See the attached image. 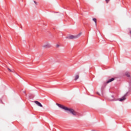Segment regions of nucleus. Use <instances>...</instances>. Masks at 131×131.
<instances>
[{
  "mask_svg": "<svg viewBox=\"0 0 131 131\" xmlns=\"http://www.w3.org/2000/svg\"><path fill=\"white\" fill-rule=\"evenodd\" d=\"M34 4L36 5H37V2H36V1H34Z\"/></svg>",
  "mask_w": 131,
  "mask_h": 131,
  "instance_id": "ddd939ff",
  "label": "nucleus"
},
{
  "mask_svg": "<svg viewBox=\"0 0 131 131\" xmlns=\"http://www.w3.org/2000/svg\"><path fill=\"white\" fill-rule=\"evenodd\" d=\"M1 35H0V38H1Z\"/></svg>",
  "mask_w": 131,
  "mask_h": 131,
  "instance_id": "f3484780",
  "label": "nucleus"
},
{
  "mask_svg": "<svg viewBox=\"0 0 131 131\" xmlns=\"http://www.w3.org/2000/svg\"><path fill=\"white\" fill-rule=\"evenodd\" d=\"M80 35H81V33H80L78 35L75 36L72 35H70L67 37V38H68L69 39H75L76 38H78Z\"/></svg>",
  "mask_w": 131,
  "mask_h": 131,
  "instance_id": "f03ea898",
  "label": "nucleus"
},
{
  "mask_svg": "<svg viewBox=\"0 0 131 131\" xmlns=\"http://www.w3.org/2000/svg\"><path fill=\"white\" fill-rule=\"evenodd\" d=\"M34 103L37 105V106H38L39 107H42V104H41V103H40V102L37 101H35Z\"/></svg>",
  "mask_w": 131,
  "mask_h": 131,
  "instance_id": "423d86ee",
  "label": "nucleus"
},
{
  "mask_svg": "<svg viewBox=\"0 0 131 131\" xmlns=\"http://www.w3.org/2000/svg\"><path fill=\"white\" fill-rule=\"evenodd\" d=\"M78 78H79V76H78V75L75 76V80H77V79H78Z\"/></svg>",
  "mask_w": 131,
  "mask_h": 131,
  "instance_id": "0eeeda50",
  "label": "nucleus"
},
{
  "mask_svg": "<svg viewBox=\"0 0 131 131\" xmlns=\"http://www.w3.org/2000/svg\"><path fill=\"white\" fill-rule=\"evenodd\" d=\"M56 48H60V45H59V44H57L56 45Z\"/></svg>",
  "mask_w": 131,
  "mask_h": 131,
  "instance_id": "9d476101",
  "label": "nucleus"
},
{
  "mask_svg": "<svg viewBox=\"0 0 131 131\" xmlns=\"http://www.w3.org/2000/svg\"><path fill=\"white\" fill-rule=\"evenodd\" d=\"M112 98H113V97H114V96H112Z\"/></svg>",
  "mask_w": 131,
  "mask_h": 131,
  "instance_id": "dca6fc26",
  "label": "nucleus"
},
{
  "mask_svg": "<svg viewBox=\"0 0 131 131\" xmlns=\"http://www.w3.org/2000/svg\"><path fill=\"white\" fill-rule=\"evenodd\" d=\"M8 70H9V71H10V72H15L14 71H12L11 69H10V68H7Z\"/></svg>",
  "mask_w": 131,
  "mask_h": 131,
  "instance_id": "1a4fd4ad",
  "label": "nucleus"
},
{
  "mask_svg": "<svg viewBox=\"0 0 131 131\" xmlns=\"http://www.w3.org/2000/svg\"><path fill=\"white\" fill-rule=\"evenodd\" d=\"M56 105L58 106L59 108H61V109H63L65 111L67 112L68 113H71L74 116H76V115H77V113L75 112L73 109L72 108H69L68 107H67L66 106H64L62 105H61L58 103H56Z\"/></svg>",
  "mask_w": 131,
  "mask_h": 131,
  "instance_id": "f257e3e1",
  "label": "nucleus"
},
{
  "mask_svg": "<svg viewBox=\"0 0 131 131\" xmlns=\"http://www.w3.org/2000/svg\"><path fill=\"white\" fill-rule=\"evenodd\" d=\"M52 47V45L49 42H47L45 45L42 46L43 48H45V49H49Z\"/></svg>",
  "mask_w": 131,
  "mask_h": 131,
  "instance_id": "20e7f679",
  "label": "nucleus"
},
{
  "mask_svg": "<svg viewBox=\"0 0 131 131\" xmlns=\"http://www.w3.org/2000/svg\"><path fill=\"white\" fill-rule=\"evenodd\" d=\"M112 101H115V100H112Z\"/></svg>",
  "mask_w": 131,
  "mask_h": 131,
  "instance_id": "2eb2a0df",
  "label": "nucleus"
},
{
  "mask_svg": "<svg viewBox=\"0 0 131 131\" xmlns=\"http://www.w3.org/2000/svg\"><path fill=\"white\" fill-rule=\"evenodd\" d=\"M110 1V0H105L106 4H108V3H109Z\"/></svg>",
  "mask_w": 131,
  "mask_h": 131,
  "instance_id": "9b49d317",
  "label": "nucleus"
},
{
  "mask_svg": "<svg viewBox=\"0 0 131 131\" xmlns=\"http://www.w3.org/2000/svg\"><path fill=\"white\" fill-rule=\"evenodd\" d=\"M126 96H127V93H126L123 97L119 99L120 102H122L123 101H124V100H125V97H126Z\"/></svg>",
  "mask_w": 131,
  "mask_h": 131,
  "instance_id": "39448f33",
  "label": "nucleus"
},
{
  "mask_svg": "<svg viewBox=\"0 0 131 131\" xmlns=\"http://www.w3.org/2000/svg\"><path fill=\"white\" fill-rule=\"evenodd\" d=\"M93 20L95 21L96 25H97V19L93 18Z\"/></svg>",
  "mask_w": 131,
  "mask_h": 131,
  "instance_id": "6e6552de",
  "label": "nucleus"
},
{
  "mask_svg": "<svg viewBox=\"0 0 131 131\" xmlns=\"http://www.w3.org/2000/svg\"><path fill=\"white\" fill-rule=\"evenodd\" d=\"M126 75L127 76V77H129V74L128 73H126Z\"/></svg>",
  "mask_w": 131,
  "mask_h": 131,
  "instance_id": "f8f14e48",
  "label": "nucleus"
},
{
  "mask_svg": "<svg viewBox=\"0 0 131 131\" xmlns=\"http://www.w3.org/2000/svg\"><path fill=\"white\" fill-rule=\"evenodd\" d=\"M23 93H24V94H25L26 92H25V91H23Z\"/></svg>",
  "mask_w": 131,
  "mask_h": 131,
  "instance_id": "4468645a",
  "label": "nucleus"
},
{
  "mask_svg": "<svg viewBox=\"0 0 131 131\" xmlns=\"http://www.w3.org/2000/svg\"><path fill=\"white\" fill-rule=\"evenodd\" d=\"M115 80V78H112L111 79H108L106 82H104L103 83V86L105 88L108 83H110V82H112V81H114Z\"/></svg>",
  "mask_w": 131,
  "mask_h": 131,
  "instance_id": "7ed1b4c3",
  "label": "nucleus"
}]
</instances>
